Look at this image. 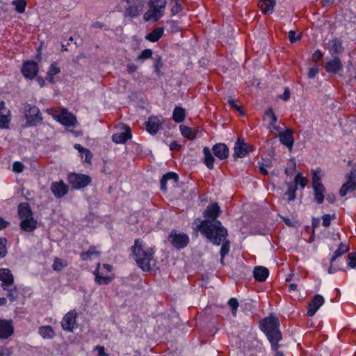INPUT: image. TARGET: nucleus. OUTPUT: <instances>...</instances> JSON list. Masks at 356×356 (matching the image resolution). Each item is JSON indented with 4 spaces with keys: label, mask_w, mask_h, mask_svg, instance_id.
Here are the masks:
<instances>
[{
    "label": "nucleus",
    "mask_w": 356,
    "mask_h": 356,
    "mask_svg": "<svg viewBox=\"0 0 356 356\" xmlns=\"http://www.w3.org/2000/svg\"><path fill=\"white\" fill-rule=\"evenodd\" d=\"M221 213L218 204L212 203L203 212L204 220L197 218L193 223L195 230L200 232L208 240L217 245L227 236V229L217 219Z\"/></svg>",
    "instance_id": "1"
},
{
    "label": "nucleus",
    "mask_w": 356,
    "mask_h": 356,
    "mask_svg": "<svg viewBox=\"0 0 356 356\" xmlns=\"http://www.w3.org/2000/svg\"><path fill=\"white\" fill-rule=\"evenodd\" d=\"M131 250L138 266L143 271H149L152 267L155 265L154 249L145 247L141 240L138 238L135 240Z\"/></svg>",
    "instance_id": "2"
},
{
    "label": "nucleus",
    "mask_w": 356,
    "mask_h": 356,
    "mask_svg": "<svg viewBox=\"0 0 356 356\" xmlns=\"http://www.w3.org/2000/svg\"><path fill=\"white\" fill-rule=\"evenodd\" d=\"M259 327L270 342L272 350H276L279 347L278 342L282 339L278 318L270 315L260 321Z\"/></svg>",
    "instance_id": "3"
},
{
    "label": "nucleus",
    "mask_w": 356,
    "mask_h": 356,
    "mask_svg": "<svg viewBox=\"0 0 356 356\" xmlns=\"http://www.w3.org/2000/svg\"><path fill=\"white\" fill-rule=\"evenodd\" d=\"M18 216L21 220L19 227L26 232H32L37 227V221L33 217L31 207L27 202H22L18 205Z\"/></svg>",
    "instance_id": "4"
},
{
    "label": "nucleus",
    "mask_w": 356,
    "mask_h": 356,
    "mask_svg": "<svg viewBox=\"0 0 356 356\" xmlns=\"http://www.w3.org/2000/svg\"><path fill=\"white\" fill-rule=\"evenodd\" d=\"M124 3L123 16L130 19L137 18L143 13L147 0H120Z\"/></svg>",
    "instance_id": "5"
},
{
    "label": "nucleus",
    "mask_w": 356,
    "mask_h": 356,
    "mask_svg": "<svg viewBox=\"0 0 356 356\" xmlns=\"http://www.w3.org/2000/svg\"><path fill=\"white\" fill-rule=\"evenodd\" d=\"M148 5L149 8L143 15V19L145 22L149 20L156 22L163 16L166 6V0H149Z\"/></svg>",
    "instance_id": "6"
},
{
    "label": "nucleus",
    "mask_w": 356,
    "mask_h": 356,
    "mask_svg": "<svg viewBox=\"0 0 356 356\" xmlns=\"http://www.w3.org/2000/svg\"><path fill=\"white\" fill-rule=\"evenodd\" d=\"M24 109V117L29 126H36L43 120L42 113L37 106L26 104Z\"/></svg>",
    "instance_id": "7"
},
{
    "label": "nucleus",
    "mask_w": 356,
    "mask_h": 356,
    "mask_svg": "<svg viewBox=\"0 0 356 356\" xmlns=\"http://www.w3.org/2000/svg\"><path fill=\"white\" fill-rule=\"evenodd\" d=\"M318 170H312V187L314 192V199L317 204H321L323 202L325 198V188L321 182V179L318 175Z\"/></svg>",
    "instance_id": "8"
},
{
    "label": "nucleus",
    "mask_w": 356,
    "mask_h": 356,
    "mask_svg": "<svg viewBox=\"0 0 356 356\" xmlns=\"http://www.w3.org/2000/svg\"><path fill=\"white\" fill-rule=\"evenodd\" d=\"M67 181L73 189H81L89 185L92 179L88 175L72 172L67 175Z\"/></svg>",
    "instance_id": "9"
},
{
    "label": "nucleus",
    "mask_w": 356,
    "mask_h": 356,
    "mask_svg": "<svg viewBox=\"0 0 356 356\" xmlns=\"http://www.w3.org/2000/svg\"><path fill=\"white\" fill-rule=\"evenodd\" d=\"M168 241L170 243L178 250H181L186 247L190 241L189 237L184 233H177L175 229L171 231Z\"/></svg>",
    "instance_id": "10"
},
{
    "label": "nucleus",
    "mask_w": 356,
    "mask_h": 356,
    "mask_svg": "<svg viewBox=\"0 0 356 356\" xmlns=\"http://www.w3.org/2000/svg\"><path fill=\"white\" fill-rule=\"evenodd\" d=\"M54 118L66 127H75L77 122L76 117L65 108L54 116Z\"/></svg>",
    "instance_id": "11"
},
{
    "label": "nucleus",
    "mask_w": 356,
    "mask_h": 356,
    "mask_svg": "<svg viewBox=\"0 0 356 356\" xmlns=\"http://www.w3.org/2000/svg\"><path fill=\"white\" fill-rule=\"evenodd\" d=\"M252 151V146L246 143L243 138H238L235 143L233 156L243 158Z\"/></svg>",
    "instance_id": "12"
},
{
    "label": "nucleus",
    "mask_w": 356,
    "mask_h": 356,
    "mask_svg": "<svg viewBox=\"0 0 356 356\" xmlns=\"http://www.w3.org/2000/svg\"><path fill=\"white\" fill-rule=\"evenodd\" d=\"M346 178L347 181L342 185L339 191V195L341 197L356 190V175L351 172L346 175Z\"/></svg>",
    "instance_id": "13"
},
{
    "label": "nucleus",
    "mask_w": 356,
    "mask_h": 356,
    "mask_svg": "<svg viewBox=\"0 0 356 356\" xmlns=\"http://www.w3.org/2000/svg\"><path fill=\"white\" fill-rule=\"evenodd\" d=\"M50 189L56 198H61L68 193L69 186L63 180H60L52 182Z\"/></svg>",
    "instance_id": "14"
},
{
    "label": "nucleus",
    "mask_w": 356,
    "mask_h": 356,
    "mask_svg": "<svg viewBox=\"0 0 356 356\" xmlns=\"http://www.w3.org/2000/svg\"><path fill=\"white\" fill-rule=\"evenodd\" d=\"M14 333V327L12 321L0 319V339H6Z\"/></svg>",
    "instance_id": "15"
},
{
    "label": "nucleus",
    "mask_w": 356,
    "mask_h": 356,
    "mask_svg": "<svg viewBox=\"0 0 356 356\" xmlns=\"http://www.w3.org/2000/svg\"><path fill=\"white\" fill-rule=\"evenodd\" d=\"M76 313L74 311H70L67 313L61 321L62 328L68 332H72L76 323Z\"/></svg>",
    "instance_id": "16"
},
{
    "label": "nucleus",
    "mask_w": 356,
    "mask_h": 356,
    "mask_svg": "<svg viewBox=\"0 0 356 356\" xmlns=\"http://www.w3.org/2000/svg\"><path fill=\"white\" fill-rule=\"evenodd\" d=\"M0 281L3 289H7V287L14 284V276L8 268H0Z\"/></svg>",
    "instance_id": "17"
},
{
    "label": "nucleus",
    "mask_w": 356,
    "mask_h": 356,
    "mask_svg": "<svg viewBox=\"0 0 356 356\" xmlns=\"http://www.w3.org/2000/svg\"><path fill=\"white\" fill-rule=\"evenodd\" d=\"M122 129H123L122 132L114 134L112 136V140L115 143H125L131 138V131L129 126L124 125Z\"/></svg>",
    "instance_id": "18"
},
{
    "label": "nucleus",
    "mask_w": 356,
    "mask_h": 356,
    "mask_svg": "<svg viewBox=\"0 0 356 356\" xmlns=\"http://www.w3.org/2000/svg\"><path fill=\"white\" fill-rule=\"evenodd\" d=\"M162 122L161 119L154 115L149 117L148 120L145 122L146 130L151 134H155L161 129Z\"/></svg>",
    "instance_id": "19"
},
{
    "label": "nucleus",
    "mask_w": 356,
    "mask_h": 356,
    "mask_svg": "<svg viewBox=\"0 0 356 356\" xmlns=\"http://www.w3.org/2000/svg\"><path fill=\"white\" fill-rule=\"evenodd\" d=\"M293 133V132L291 129H286L284 131L279 134L281 143L285 145L289 151L292 150L294 143Z\"/></svg>",
    "instance_id": "20"
},
{
    "label": "nucleus",
    "mask_w": 356,
    "mask_h": 356,
    "mask_svg": "<svg viewBox=\"0 0 356 356\" xmlns=\"http://www.w3.org/2000/svg\"><path fill=\"white\" fill-rule=\"evenodd\" d=\"M38 71V67L35 62L34 61H28L26 62L22 68V72L23 75L29 79L34 78Z\"/></svg>",
    "instance_id": "21"
},
{
    "label": "nucleus",
    "mask_w": 356,
    "mask_h": 356,
    "mask_svg": "<svg viewBox=\"0 0 356 356\" xmlns=\"http://www.w3.org/2000/svg\"><path fill=\"white\" fill-rule=\"evenodd\" d=\"M323 303V297L321 295H316L309 303L307 316H313Z\"/></svg>",
    "instance_id": "22"
},
{
    "label": "nucleus",
    "mask_w": 356,
    "mask_h": 356,
    "mask_svg": "<svg viewBox=\"0 0 356 356\" xmlns=\"http://www.w3.org/2000/svg\"><path fill=\"white\" fill-rule=\"evenodd\" d=\"M342 69V63L338 56H334V58L325 65V70L328 73L336 74Z\"/></svg>",
    "instance_id": "23"
},
{
    "label": "nucleus",
    "mask_w": 356,
    "mask_h": 356,
    "mask_svg": "<svg viewBox=\"0 0 356 356\" xmlns=\"http://www.w3.org/2000/svg\"><path fill=\"white\" fill-rule=\"evenodd\" d=\"M212 150L214 155L221 160L226 159L229 156V148L224 143L216 144Z\"/></svg>",
    "instance_id": "24"
},
{
    "label": "nucleus",
    "mask_w": 356,
    "mask_h": 356,
    "mask_svg": "<svg viewBox=\"0 0 356 356\" xmlns=\"http://www.w3.org/2000/svg\"><path fill=\"white\" fill-rule=\"evenodd\" d=\"M344 50L341 40L334 38L329 42V51L333 56H338Z\"/></svg>",
    "instance_id": "25"
},
{
    "label": "nucleus",
    "mask_w": 356,
    "mask_h": 356,
    "mask_svg": "<svg viewBox=\"0 0 356 356\" xmlns=\"http://www.w3.org/2000/svg\"><path fill=\"white\" fill-rule=\"evenodd\" d=\"M269 270L264 266H256L253 270L254 279L260 282H264L268 277Z\"/></svg>",
    "instance_id": "26"
},
{
    "label": "nucleus",
    "mask_w": 356,
    "mask_h": 356,
    "mask_svg": "<svg viewBox=\"0 0 356 356\" xmlns=\"http://www.w3.org/2000/svg\"><path fill=\"white\" fill-rule=\"evenodd\" d=\"M179 179V176L177 173L173 172H170L165 174L162 178L161 179V190L163 192H165L167 191L166 184L167 181L170 179H172L174 183H177Z\"/></svg>",
    "instance_id": "27"
},
{
    "label": "nucleus",
    "mask_w": 356,
    "mask_h": 356,
    "mask_svg": "<svg viewBox=\"0 0 356 356\" xmlns=\"http://www.w3.org/2000/svg\"><path fill=\"white\" fill-rule=\"evenodd\" d=\"M275 5V0H261L258 4L259 7L265 15L271 13L273 10Z\"/></svg>",
    "instance_id": "28"
},
{
    "label": "nucleus",
    "mask_w": 356,
    "mask_h": 356,
    "mask_svg": "<svg viewBox=\"0 0 356 356\" xmlns=\"http://www.w3.org/2000/svg\"><path fill=\"white\" fill-rule=\"evenodd\" d=\"M100 264H97V268L94 271V275L95 276V282L99 285L101 284H108L113 280V277L110 276H103L101 275L99 272Z\"/></svg>",
    "instance_id": "29"
},
{
    "label": "nucleus",
    "mask_w": 356,
    "mask_h": 356,
    "mask_svg": "<svg viewBox=\"0 0 356 356\" xmlns=\"http://www.w3.org/2000/svg\"><path fill=\"white\" fill-rule=\"evenodd\" d=\"M38 334L43 338L47 339H52L56 333L53 327L50 325H42L38 328Z\"/></svg>",
    "instance_id": "30"
},
{
    "label": "nucleus",
    "mask_w": 356,
    "mask_h": 356,
    "mask_svg": "<svg viewBox=\"0 0 356 356\" xmlns=\"http://www.w3.org/2000/svg\"><path fill=\"white\" fill-rule=\"evenodd\" d=\"M164 29L163 27H157L148 33L145 38L152 42H157L163 35Z\"/></svg>",
    "instance_id": "31"
},
{
    "label": "nucleus",
    "mask_w": 356,
    "mask_h": 356,
    "mask_svg": "<svg viewBox=\"0 0 356 356\" xmlns=\"http://www.w3.org/2000/svg\"><path fill=\"white\" fill-rule=\"evenodd\" d=\"M203 154L204 155V160L206 166L210 170L213 169L215 159L211 153L210 149L207 147H204Z\"/></svg>",
    "instance_id": "32"
},
{
    "label": "nucleus",
    "mask_w": 356,
    "mask_h": 356,
    "mask_svg": "<svg viewBox=\"0 0 356 356\" xmlns=\"http://www.w3.org/2000/svg\"><path fill=\"white\" fill-rule=\"evenodd\" d=\"M100 255V252L96 250L95 246H90L86 252H81L80 257L82 261L90 259L92 257H98Z\"/></svg>",
    "instance_id": "33"
},
{
    "label": "nucleus",
    "mask_w": 356,
    "mask_h": 356,
    "mask_svg": "<svg viewBox=\"0 0 356 356\" xmlns=\"http://www.w3.org/2000/svg\"><path fill=\"white\" fill-rule=\"evenodd\" d=\"M186 117L185 110L179 106H176L173 111L172 119L177 123L182 122Z\"/></svg>",
    "instance_id": "34"
},
{
    "label": "nucleus",
    "mask_w": 356,
    "mask_h": 356,
    "mask_svg": "<svg viewBox=\"0 0 356 356\" xmlns=\"http://www.w3.org/2000/svg\"><path fill=\"white\" fill-rule=\"evenodd\" d=\"M349 250V247L348 245L343 243H341L337 248V250L334 252L333 256L331 258V262L334 263L336 259L343 255V254L348 252Z\"/></svg>",
    "instance_id": "35"
},
{
    "label": "nucleus",
    "mask_w": 356,
    "mask_h": 356,
    "mask_svg": "<svg viewBox=\"0 0 356 356\" xmlns=\"http://www.w3.org/2000/svg\"><path fill=\"white\" fill-rule=\"evenodd\" d=\"M180 131L184 137L187 138L190 140H193L196 137L195 131L187 126L181 125Z\"/></svg>",
    "instance_id": "36"
},
{
    "label": "nucleus",
    "mask_w": 356,
    "mask_h": 356,
    "mask_svg": "<svg viewBox=\"0 0 356 356\" xmlns=\"http://www.w3.org/2000/svg\"><path fill=\"white\" fill-rule=\"evenodd\" d=\"M222 242V247L220 249V263L224 264V257L227 255L229 252L230 248V242L227 240H225V238L221 241Z\"/></svg>",
    "instance_id": "37"
},
{
    "label": "nucleus",
    "mask_w": 356,
    "mask_h": 356,
    "mask_svg": "<svg viewBox=\"0 0 356 356\" xmlns=\"http://www.w3.org/2000/svg\"><path fill=\"white\" fill-rule=\"evenodd\" d=\"M264 118L269 119L270 120V122H269L270 126L273 127L275 129H277V127H275V124L277 121V118L276 117L275 114L273 112V110L271 108H268V110H266L265 111Z\"/></svg>",
    "instance_id": "38"
},
{
    "label": "nucleus",
    "mask_w": 356,
    "mask_h": 356,
    "mask_svg": "<svg viewBox=\"0 0 356 356\" xmlns=\"http://www.w3.org/2000/svg\"><path fill=\"white\" fill-rule=\"evenodd\" d=\"M67 266V262L60 258L56 257L54 260L52 268L54 270L60 272Z\"/></svg>",
    "instance_id": "39"
},
{
    "label": "nucleus",
    "mask_w": 356,
    "mask_h": 356,
    "mask_svg": "<svg viewBox=\"0 0 356 356\" xmlns=\"http://www.w3.org/2000/svg\"><path fill=\"white\" fill-rule=\"evenodd\" d=\"M7 289H4L7 291V297L10 302H14L16 300L17 297V290L16 286L13 284L9 287H7Z\"/></svg>",
    "instance_id": "40"
},
{
    "label": "nucleus",
    "mask_w": 356,
    "mask_h": 356,
    "mask_svg": "<svg viewBox=\"0 0 356 356\" xmlns=\"http://www.w3.org/2000/svg\"><path fill=\"white\" fill-rule=\"evenodd\" d=\"M60 72V69L56 66V64L52 63L49 68V71L47 72V75L49 76V81L51 83H53L54 81V76L56 74H58Z\"/></svg>",
    "instance_id": "41"
},
{
    "label": "nucleus",
    "mask_w": 356,
    "mask_h": 356,
    "mask_svg": "<svg viewBox=\"0 0 356 356\" xmlns=\"http://www.w3.org/2000/svg\"><path fill=\"white\" fill-rule=\"evenodd\" d=\"M13 4L15 6V10L19 13H23L25 11L26 1L25 0H15Z\"/></svg>",
    "instance_id": "42"
},
{
    "label": "nucleus",
    "mask_w": 356,
    "mask_h": 356,
    "mask_svg": "<svg viewBox=\"0 0 356 356\" xmlns=\"http://www.w3.org/2000/svg\"><path fill=\"white\" fill-rule=\"evenodd\" d=\"M153 59L154 60V67L155 72L159 75L161 73V69L163 67L162 58L161 56L156 55Z\"/></svg>",
    "instance_id": "43"
},
{
    "label": "nucleus",
    "mask_w": 356,
    "mask_h": 356,
    "mask_svg": "<svg viewBox=\"0 0 356 356\" xmlns=\"http://www.w3.org/2000/svg\"><path fill=\"white\" fill-rule=\"evenodd\" d=\"M7 239L6 238H0V257L3 258L7 254Z\"/></svg>",
    "instance_id": "44"
},
{
    "label": "nucleus",
    "mask_w": 356,
    "mask_h": 356,
    "mask_svg": "<svg viewBox=\"0 0 356 356\" xmlns=\"http://www.w3.org/2000/svg\"><path fill=\"white\" fill-rule=\"evenodd\" d=\"M228 305L232 309V313L233 316H235L236 314L237 309L238 307V302L237 299L234 298L229 299V300L228 301Z\"/></svg>",
    "instance_id": "45"
},
{
    "label": "nucleus",
    "mask_w": 356,
    "mask_h": 356,
    "mask_svg": "<svg viewBox=\"0 0 356 356\" xmlns=\"http://www.w3.org/2000/svg\"><path fill=\"white\" fill-rule=\"evenodd\" d=\"M295 183L300 184L302 188H304L307 184V179L302 177L300 173H298L295 178Z\"/></svg>",
    "instance_id": "46"
},
{
    "label": "nucleus",
    "mask_w": 356,
    "mask_h": 356,
    "mask_svg": "<svg viewBox=\"0 0 356 356\" xmlns=\"http://www.w3.org/2000/svg\"><path fill=\"white\" fill-rule=\"evenodd\" d=\"M297 190L296 186L290 185L288 188L286 195L288 196L289 201L294 200L296 198V191Z\"/></svg>",
    "instance_id": "47"
},
{
    "label": "nucleus",
    "mask_w": 356,
    "mask_h": 356,
    "mask_svg": "<svg viewBox=\"0 0 356 356\" xmlns=\"http://www.w3.org/2000/svg\"><path fill=\"white\" fill-rule=\"evenodd\" d=\"M152 51L149 49H146L138 56L137 60H145L152 58Z\"/></svg>",
    "instance_id": "48"
},
{
    "label": "nucleus",
    "mask_w": 356,
    "mask_h": 356,
    "mask_svg": "<svg viewBox=\"0 0 356 356\" xmlns=\"http://www.w3.org/2000/svg\"><path fill=\"white\" fill-rule=\"evenodd\" d=\"M336 218L335 214H333L332 216H330L329 214H325L322 216L323 223L322 225L325 227H328L330 225V221L331 219Z\"/></svg>",
    "instance_id": "49"
},
{
    "label": "nucleus",
    "mask_w": 356,
    "mask_h": 356,
    "mask_svg": "<svg viewBox=\"0 0 356 356\" xmlns=\"http://www.w3.org/2000/svg\"><path fill=\"white\" fill-rule=\"evenodd\" d=\"M182 10L181 4L179 0H177L175 3V5L171 8V14L172 15H175L176 14L181 12Z\"/></svg>",
    "instance_id": "50"
},
{
    "label": "nucleus",
    "mask_w": 356,
    "mask_h": 356,
    "mask_svg": "<svg viewBox=\"0 0 356 356\" xmlns=\"http://www.w3.org/2000/svg\"><path fill=\"white\" fill-rule=\"evenodd\" d=\"M24 165L22 163H21L19 161H15L13 163V170L14 172L20 173L24 170Z\"/></svg>",
    "instance_id": "51"
},
{
    "label": "nucleus",
    "mask_w": 356,
    "mask_h": 356,
    "mask_svg": "<svg viewBox=\"0 0 356 356\" xmlns=\"http://www.w3.org/2000/svg\"><path fill=\"white\" fill-rule=\"evenodd\" d=\"M349 259L348 266L353 268L356 267V252L353 253H350L348 256Z\"/></svg>",
    "instance_id": "52"
},
{
    "label": "nucleus",
    "mask_w": 356,
    "mask_h": 356,
    "mask_svg": "<svg viewBox=\"0 0 356 356\" xmlns=\"http://www.w3.org/2000/svg\"><path fill=\"white\" fill-rule=\"evenodd\" d=\"M289 39L291 43H295L296 42L300 40V35L296 36L295 31H290L289 32Z\"/></svg>",
    "instance_id": "53"
},
{
    "label": "nucleus",
    "mask_w": 356,
    "mask_h": 356,
    "mask_svg": "<svg viewBox=\"0 0 356 356\" xmlns=\"http://www.w3.org/2000/svg\"><path fill=\"white\" fill-rule=\"evenodd\" d=\"M227 103L229 104V106L232 108L235 109V110L238 111L241 113H242L241 106L236 105V101L234 99H232L231 97H229L227 99Z\"/></svg>",
    "instance_id": "54"
},
{
    "label": "nucleus",
    "mask_w": 356,
    "mask_h": 356,
    "mask_svg": "<svg viewBox=\"0 0 356 356\" xmlns=\"http://www.w3.org/2000/svg\"><path fill=\"white\" fill-rule=\"evenodd\" d=\"M92 156H93V155H92V152L88 149L85 150V152H83V159H84V161L88 163H91Z\"/></svg>",
    "instance_id": "55"
},
{
    "label": "nucleus",
    "mask_w": 356,
    "mask_h": 356,
    "mask_svg": "<svg viewBox=\"0 0 356 356\" xmlns=\"http://www.w3.org/2000/svg\"><path fill=\"white\" fill-rule=\"evenodd\" d=\"M323 58V54L320 50H316L312 55V60L314 62H318Z\"/></svg>",
    "instance_id": "56"
},
{
    "label": "nucleus",
    "mask_w": 356,
    "mask_h": 356,
    "mask_svg": "<svg viewBox=\"0 0 356 356\" xmlns=\"http://www.w3.org/2000/svg\"><path fill=\"white\" fill-rule=\"evenodd\" d=\"M279 97H280L281 99L284 100V101H287V100H289V99L290 98V90H289V89L288 88H286L284 89V93H283L282 95H280L279 96Z\"/></svg>",
    "instance_id": "57"
},
{
    "label": "nucleus",
    "mask_w": 356,
    "mask_h": 356,
    "mask_svg": "<svg viewBox=\"0 0 356 356\" xmlns=\"http://www.w3.org/2000/svg\"><path fill=\"white\" fill-rule=\"evenodd\" d=\"M95 349L98 352L97 356H108V355L105 353L104 346H97Z\"/></svg>",
    "instance_id": "58"
},
{
    "label": "nucleus",
    "mask_w": 356,
    "mask_h": 356,
    "mask_svg": "<svg viewBox=\"0 0 356 356\" xmlns=\"http://www.w3.org/2000/svg\"><path fill=\"white\" fill-rule=\"evenodd\" d=\"M12 354L10 348L5 347L0 350V356H10Z\"/></svg>",
    "instance_id": "59"
},
{
    "label": "nucleus",
    "mask_w": 356,
    "mask_h": 356,
    "mask_svg": "<svg viewBox=\"0 0 356 356\" xmlns=\"http://www.w3.org/2000/svg\"><path fill=\"white\" fill-rule=\"evenodd\" d=\"M318 73V68L317 67H312L309 70L308 76L311 79L314 78Z\"/></svg>",
    "instance_id": "60"
},
{
    "label": "nucleus",
    "mask_w": 356,
    "mask_h": 356,
    "mask_svg": "<svg viewBox=\"0 0 356 356\" xmlns=\"http://www.w3.org/2000/svg\"><path fill=\"white\" fill-rule=\"evenodd\" d=\"M138 69V66L134 64H128L127 67V70L129 74L135 72Z\"/></svg>",
    "instance_id": "61"
},
{
    "label": "nucleus",
    "mask_w": 356,
    "mask_h": 356,
    "mask_svg": "<svg viewBox=\"0 0 356 356\" xmlns=\"http://www.w3.org/2000/svg\"><path fill=\"white\" fill-rule=\"evenodd\" d=\"M74 148L79 151V152L81 154V158H83V152H85V150H86L87 149L82 147L80 144H75L74 145Z\"/></svg>",
    "instance_id": "62"
},
{
    "label": "nucleus",
    "mask_w": 356,
    "mask_h": 356,
    "mask_svg": "<svg viewBox=\"0 0 356 356\" xmlns=\"http://www.w3.org/2000/svg\"><path fill=\"white\" fill-rule=\"evenodd\" d=\"M181 148V145L175 140L171 142L170 145V149L171 150H179Z\"/></svg>",
    "instance_id": "63"
},
{
    "label": "nucleus",
    "mask_w": 356,
    "mask_h": 356,
    "mask_svg": "<svg viewBox=\"0 0 356 356\" xmlns=\"http://www.w3.org/2000/svg\"><path fill=\"white\" fill-rule=\"evenodd\" d=\"M9 225V222L0 217V229H3Z\"/></svg>",
    "instance_id": "64"
}]
</instances>
